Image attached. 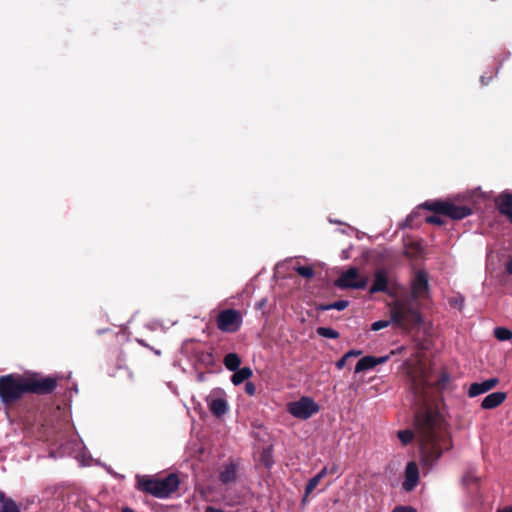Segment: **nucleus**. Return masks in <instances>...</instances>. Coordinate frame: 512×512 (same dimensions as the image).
<instances>
[{
	"label": "nucleus",
	"instance_id": "24",
	"mask_svg": "<svg viewBox=\"0 0 512 512\" xmlns=\"http://www.w3.org/2000/svg\"><path fill=\"white\" fill-rule=\"evenodd\" d=\"M75 458L77 459L81 466H91L99 464V461L92 459V457L88 455L86 450H79V454H77Z\"/></svg>",
	"mask_w": 512,
	"mask_h": 512
},
{
	"label": "nucleus",
	"instance_id": "32",
	"mask_svg": "<svg viewBox=\"0 0 512 512\" xmlns=\"http://www.w3.org/2000/svg\"><path fill=\"white\" fill-rule=\"evenodd\" d=\"M348 359H349V358H348V356H347L346 354H344V356H343L340 360H338V361L336 362V367H337L339 370L343 369V368L345 367L346 362H347V360H348Z\"/></svg>",
	"mask_w": 512,
	"mask_h": 512
},
{
	"label": "nucleus",
	"instance_id": "42",
	"mask_svg": "<svg viewBox=\"0 0 512 512\" xmlns=\"http://www.w3.org/2000/svg\"><path fill=\"white\" fill-rule=\"evenodd\" d=\"M337 472V467L335 465H333L330 469L328 468V473H336Z\"/></svg>",
	"mask_w": 512,
	"mask_h": 512
},
{
	"label": "nucleus",
	"instance_id": "44",
	"mask_svg": "<svg viewBox=\"0 0 512 512\" xmlns=\"http://www.w3.org/2000/svg\"><path fill=\"white\" fill-rule=\"evenodd\" d=\"M48 456H49L50 458H55V457H56V455H55V453H54L53 451H50V452H49V454H48Z\"/></svg>",
	"mask_w": 512,
	"mask_h": 512
},
{
	"label": "nucleus",
	"instance_id": "4",
	"mask_svg": "<svg viewBox=\"0 0 512 512\" xmlns=\"http://www.w3.org/2000/svg\"><path fill=\"white\" fill-rule=\"evenodd\" d=\"M390 320H379L372 324L373 331H379L388 327L391 323L401 328L418 326L422 322L419 311L412 307L407 300H394L389 304Z\"/></svg>",
	"mask_w": 512,
	"mask_h": 512
},
{
	"label": "nucleus",
	"instance_id": "38",
	"mask_svg": "<svg viewBox=\"0 0 512 512\" xmlns=\"http://www.w3.org/2000/svg\"><path fill=\"white\" fill-rule=\"evenodd\" d=\"M506 270L509 274H512V259H510L506 265Z\"/></svg>",
	"mask_w": 512,
	"mask_h": 512
},
{
	"label": "nucleus",
	"instance_id": "7",
	"mask_svg": "<svg viewBox=\"0 0 512 512\" xmlns=\"http://www.w3.org/2000/svg\"><path fill=\"white\" fill-rule=\"evenodd\" d=\"M368 283V278L359 273L357 268H349L342 272L335 285L341 289H364Z\"/></svg>",
	"mask_w": 512,
	"mask_h": 512
},
{
	"label": "nucleus",
	"instance_id": "39",
	"mask_svg": "<svg viewBox=\"0 0 512 512\" xmlns=\"http://www.w3.org/2000/svg\"><path fill=\"white\" fill-rule=\"evenodd\" d=\"M205 512H224L223 510L221 509H217V508H214V507H207L206 508V511Z\"/></svg>",
	"mask_w": 512,
	"mask_h": 512
},
{
	"label": "nucleus",
	"instance_id": "5",
	"mask_svg": "<svg viewBox=\"0 0 512 512\" xmlns=\"http://www.w3.org/2000/svg\"><path fill=\"white\" fill-rule=\"evenodd\" d=\"M410 379L412 393L418 405L425 404L429 400L432 391L430 386L432 382H437L438 390L444 389L449 382L447 374H441L436 378H432V376L426 374L422 367L411 371Z\"/></svg>",
	"mask_w": 512,
	"mask_h": 512
},
{
	"label": "nucleus",
	"instance_id": "33",
	"mask_svg": "<svg viewBox=\"0 0 512 512\" xmlns=\"http://www.w3.org/2000/svg\"><path fill=\"white\" fill-rule=\"evenodd\" d=\"M245 391L246 393H248L249 395H254L255 394V391H256V388H255V385L251 382H247L245 384Z\"/></svg>",
	"mask_w": 512,
	"mask_h": 512
},
{
	"label": "nucleus",
	"instance_id": "43",
	"mask_svg": "<svg viewBox=\"0 0 512 512\" xmlns=\"http://www.w3.org/2000/svg\"><path fill=\"white\" fill-rule=\"evenodd\" d=\"M122 512H135V511L130 507H124Z\"/></svg>",
	"mask_w": 512,
	"mask_h": 512
},
{
	"label": "nucleus",
	"instance_id": "8",
	"mask_svg": "<svg viewBox=\"0 0 512 512\" xmlns=\"http://www.w3.org/2000/svg\"><path fill=\"white\" fill-rule=\"evenodd\" d=\"M164 486L163 478L148 475L137 476V489L154 497L160 499L165 498Z\"/></svg>",
	"mask_w": 512,
	"mask_h": 512
},
{
	"label": "nucleus",
	"instance_id": "22",
	"mask_svg": "<svg viewBox=\"0 0 512 512\" xmlns=\"http://www.w3.org/2000/svg\"><path fill=\"white\" fill-rule=\"evenodd\" d=\"M328 474V467H324L321 471L311 478L306 486V496L310 494L319 484V482Z\"/></svg>",
	"mask_w": 512,
	"mask_h": 512
},
{
	"label": "nucleus",
	"instance_id": "41",
	"mask_svg": "<svg viewBox=\"0 0 512 512\" xmlns=\"http://www.w3.org/2000/svg\"><path fill=\"white\" fill-rule=\"evenodd\" d=\"M498 512H512V506L504 507L503 509L499 510Z\"/></svg>",
	"mask_w": 512,
	"mask_h": 512
},
{
	"label": "nucleus",
	"instance_id": "1",
	"mask_svg": "<svg viewBox=\"0 0 512 512\" xmlns=\"http://www.w3.org/2000/svg\"><path fill=\"white\" fill-rule=\"evenodd\" d=\"M56 387V379L37 374H9L0 377V399L11 403L24 393H49Z\"/></svg>",
	"mask_w": 512,
	"mask_h": 512
},
{
	"label": "nucleus",
	"instance_id": "20",
	"mask_svg": "<svg viewBox=\"0 0 512 512\" xmlns=\"http://www.w3.org/2000/svg\"><path fill=\"white\" fill-rule=\"evenodd\" d=\"M237 476V464L234 462H230L224 465L222 471L220 472V480L224 484L232 483L236 480Z\"/></svg>",
	"mask_w": 512,
	"mask_h": 512
},
{
	"label": "nucleus",
	"instance_id": "29",
	"mask_svg": "<svg viewBox=\"0 0 512 512\" xmlns=\"http://www.w3.org/2000/svg\"><path fill=\"white\" fill-rule=\"evenodd\" d=\"M295 270L296 272L304 277V278H312L314 276V271L312 269V267L310 266H298V267H295Z\"/></svg>",
	"mask_w": 512,
	"mask_h": 512
},
{
	"label": "nucleus",
	"instance_id": "23",
	"mask_svg": "<svg viewBox=\"0 0 512 512\" xmlns=\"http://www.w3.org/2000/svg\"><path fill=\"white\" fill-rule=\"evenodd\" d=\"M240 364V357L236 353H229L224 358V365L230 371L239 369Z\"/></svg>",
	"mask_w": 512,
	"mask_h": 512
},
{
	"label": "nucleus",
	"instance_id": "45",
	"mask_svg": "<svg viewBox=\"0 0 512 512\" xmlns=\"http://www.w3.org/2000/svg\"><path fill=\"white\" fill-rule=\"evenodd\" d=\"M481 82H482L484 85H486V84H487V82H485V81H484V77H481Z\"/></svg>",
	"mask_w": 512,
	"mask_h": 512
},
{
	"label": "nucleus",
	"instance_id": "13",
	"mask_svg": "<svg viewBox=\"0 0 512 512\" xmlns=\"http://www.w3.org/2000/svg\"><path fill=\"white\" fill-rule=\"evenodd\" d=\"M419 482V471L415 462H409L405 469V481L403 489L406 491L413 490Z\"/></svg>",
	"mask_w": 512,
	"mask_h": 512
},
{
	"label": "nucleus",
	"instance_id": "36",
	"mask_svg": "<svg viewBox=\"0 0 512 512\" xmlns=\"http://www.w3.org/2000/svg\"><path fill=\"white\" fill-rule=\"evenodd\" d=\"M345 354L348 356V358L358 357L362 354V351L361 350H350Z\"/></svg>",
	"mask_w": 512,
	"mask_h": 512
},
{
	"label": "nucleus",
	"instance_id": "18",
	"mask_svg": "<svg viewBox=\"0 0 512 512\" xmlns=\"http://www.w3.org/2000/svg\"><path fill=\"white\" fill-rule=\"evenodd\" d=\"M438 450H421L420 462L423 470H430L439 459Z\"/></svg>",
	"mask_w": 512,
	"mask_h": 512
},
{
	"label": "nucleus",
	"instance_id": "16",
	"mask_svg": "<svg viewBox=\"0 0 512 512\" xmlns=\"http://www.w3.org/2000/svg\"><path fill=\"white\" fill-rule=\"evenodd\" d=\"M507 398L505 392L497 391L488 394L481 403L483 409H493L501 405Z\"/></svg>",
	"mask_w": 512,
	"mask_h": 512
},
{
	"label": "nucleus",
	"instance_id": "19",
	"mask_svg": "<svg viewBox=\"0 0 512 512\" xmlns=\"http://www.w3.org/2000/svg\"><path fill=\"white\" fill-rule=\"evenodd\" d=\"M164 480V488H165V498L171 497L175 494L180 485L179 476L175 473H170L169 475L163 478Z\"/></svg>",
	"mask_w": 512,
	"mask_h": 512
},
{
	"label": "nucleus",
	"instance_id": "25",
	"mask_svg": "<svg viewBox=\"0 0 512 512\" xmlns=\"http://www.w3.org/2000/svg\"><path fill=\"white\" fill-rule=\"evenodd\" d=\"M494 336L499 341H506L512 338V331L505 327H497L494 329Z\"/></svg>",
	"mask_w": 512,
	"mask_h": 512
},
{
	"label": "nucleus",
	"instance_id": "12",
	"mask_svg": "<svg viewBox=\"0 0 512 512\" xmlns=\"http://www.w3.org/2000/svg\"><path fill=\"white\" fill-rule=\"evenodd\" d=\"M498 383V378H490L484 380L483 382H474L469 386L467 394L471 398L476 397L492 390L498 385Z\"/></svg>",
	"mask_w": 512,
	"mask_h": 512
},
{
	"label": "nucleus",
	"instance_id": "15",
	"mask_svg": "<svg viewBox=\"0 0 512 512\" xmlns=\"http://www.w3.org/2000/svg\"><path fill=\"white\" fill-rule=\"evenodd\" d=\"M496 205L500 213L512 222V196L509 193H501L496 198Z\"/></svg>",
	"mask_w": 512,
	"mask_h": 512
},
{
	"label": "nucleus",
	"instance_id": "26",
	"mask_svg": "<svg viewBox=\"0 0 512 512\" xmlns=\"http://www.w3.org/2000/svg\"><path fill=\"white\" fill-rule=\"evenodd\" d=\"M317 334L322 337L331 339H336L339 337V333L336 330L328 327H318Z\"/></svg>",
	"mask_w": 512,
	"mask_h": 512
},
{
	"label": "nucleus",
	"instance_id": "35",
	"mask_svg": "<svg viewBox=\"0 0 512 512\" xmlns=\"http://www.w3.org/2000/svg\"><path fill=\"white\" fill-rule=\"evenodd\" d=\"M393 512H416V510L411 507H396Z\"/></svg>",
	"mask_w": 512,
	"mask_h": 512
},
{
	"label": "nucleus",
	"instance_id": "27",
	"mask_svg": "<svg viewBox=\"0 0 512 512\" xmlns=\"http://www.w3.org/2000/svg\"><path fill=\"white\" fill-rule=\"evenodd\" d=\"M348 305H349V302L347 300H339V301H335L331 304L323 306L322 310L335 309V310L342 311V310L346 309L348 307Z\"/></svg>",
	"mask_w": 512,
	"mask_h": 512
},
{
	"label": "nucleus",
	"instance_id": "3",
	"mask_svg": "<svg viewBox=\"0 0 512 512\" xmlns=\"http://www.w3.org/2000/svg\"><path fill=\"white\" fill-rule=\"evenodd\" d=\"M417 433L423 444L441 445L447 438L445 419L439 412L427 410L417 417Z\"/></svg>",
	"mask_w": 512,
	"mask_h": 512
},
{
	"label": "nucleus",
	"instance_id": "10",
	"mask_svg": "<svg viewBox=\"0 0 512 512\" xmlns=\"http://www.w3.org/2000/svg\"><path fill=\"white\" fill-rule=\"evenodd\" d=\"M206 402L211 413L216 417H221L229 410L227 396L224 390L214 389L206 397Z\"/></svg>",
	"mask_w": 512,
	"mask_h": 512
},
{
	"label": "nucleus",
	"instance_id": "9",
	"mask_svg": "<svg viewBox=\"0 0 512 512\" xmlns=\"http://www.w3.org/2000/svg\"><path fill=\"white\" fill-rule=\"evenodd\" d=\"M242 324V315L234 309H227L219 313L217 327L223 332H236Z\"/></svg>",
	"mask_w": 512,
	"mask_h": 512
},
{
	"label": "nucleus",
	"instance_id": "2",
	"mask_svg": "<svg viewBox=\"0 0 512 512\" xmlns=\"http://www.w3.org/2000/svg\"><path fill=\"white\" fill-rule=\"evenodd\" d=\"M478 197L477 190L467 191L445 201L426 202L424 206L430 211L443 214L453 220H461L472 214V207L476 204Z\"/></svg>",
	"mask_w": 512,
	"mask_h": 512
},
{
	"label": "nucleus",
	"instance_id": "14",
	"mask_svg": "<svg viewBox=\"0 0 512 512\" xmlns=\"http://www.w3.org/2000/svg\"><path fill=\"white\" fill-rule=\"evenodd\" d=\"M389 359V356L382 357H374V356H365L361 358L355 367V372L360 373L364 371H368L373 369L379 364L385 363Z\"/></svg>",
	"mask_w": 512,
	"mask_h": 512
},
{
	"label": "nucleus",
	"instance_id": "11",
	"mask_svg": "<svg viewBox=\"0 0 512 512\" xmlns=\"http://www.w3.org/2000/svg\"><path fill=\"white\" fill-rule=\"evenodd\" d=\"M318 409V405L309 397H302L298 401L291 402L288 405L289 413L300 419L311 417Z\"/></svg>",
	"mask_w": 512,
	"mask_h": 512
},
{
	"label": "nucleus",
	"instance_id": "31",
	"mask_svg": "<svg viewBox=\"0 0 512 512\" xmlns=\"http://www.w3.org/2000/svg\"><path fill=\"white\" fill-rule=\"evenodd\" d=\"M441 215L442 214H439V213L435 212V215H431V216L426 217V222L427 223H431V224H435V225H442L443 224V220H442Z\"/></svg>",
	"mask_w": 512,
	"mask_h": 512
},
{
	"label": "nucleus",
	"instance_id": "21",
	"mask_svg": "<svg viewBox=\"0 0 512 512\" xmlns=\"http://www.w3.org/2000/svg\"><path fill=\"white\" fill-rule=\"evenodd\" d=\"M234 372L235 373L231 377V382L236 386L248 380L253 374L249 367H243L241 369H237Z\"/></svg>",
	"mask_w": 512,
	"mask_h": 512
},
{
	"label": "nucleus",
	"instance_id": "40",
	"mask_svg": "<svg viewBox=\"0 0 512 512\" xmlns=\"http://www.w3.org/2000/svg\"><path fill=\"white\" fill-rule=\"evenodd\" d=\"M6 501H11V500L10 499H6L5 494L2 491H0V502L3 505L4 502H6Z\"/></svg>",
	"mask_w": 512,
	"mask_h": 512
},
{
	"label": "nucleus",
	"instance_id": "17",
	"mask_svg": "<svg viewBox=\"0 0 512 512\" xmlns=\"http://www.w3.org/2000/svg\"><path fill=\"white\" fill-rule=\"evenodd\" d=\"M388 291V275L385 270H378L374 275V283L370 288V293L387 292Z\"/></svg>",
	"mask_w": 512,
	"mask_h": 512
},
{
	"label": "nucleus",
	"instance_id": "34",
	"mask_svg": "<svg viewBox=\"0 0 512 512\" xmlns=\"http://www.w3.org/2000/svg\"><path fill=\"white\" fill-rule=\"evenodd\" d=\"M269 457H270V450H264V452L262 454V461L265 462L266 466H270Z\"/></svg>",
	"mask_w": 512,
	"mask_h": 512
},
{
	"label": "nucleus",
	"instance_id": "6",
	"mask_svg": "<svg viewBox=\"0 0 512 512\" xmlns=\"http://www.w3.org/2000/svg\"><path fill=\"white\" fill-rule=\"evenodd\" d=\"M412 294L410 298H400L399 300H407L412 307L418 311L420 301L429 297L428 276L423 271H418L412 281Z\"/></svg>",
	"mask_w": 512,
	"mask_h": 512
},
{
	"label": "nucleus",
	"instance_id": "28",
	"mask_svg": "<svg viewBox=\"0 0 512 512\" xmlns=\"http://www.w3.org/2000/svg\"><path fill=\"white\" fill-rule=\"evenodd\" d=\"M398 437L402 443V445H408L411 443L414 435L410 430H403L398 432Z\"/></svg>",
	"mask_w": 512,
	"mask_h": 512
},
{
	"label": "nucleus",
	"instance_id": "30",
	"mask_svg": "<svg viewBox=\"0 0 512 512\" xmlns=\"http://www.w3.org/2000/svg\"><path fill=\"white\" fill-rule=\"evenodd\" d=\"M0 512H20V510L14 501H6Z\"/></svg>",
	"mask_w": 512,
	"mask_h": 512
},
{
	"label": "nucleus",
	"instance_id": "37",
	"mask_svg": "<svg viewBox=\"0 0 512 512\" xmlns=\"http://www.w3.org/2000/svg\"><path fill=\"white\" fill-rule=\"evenodd\" d=\"M463 303H464V300L462 298L455 299L454 301L451 302L452 305L457 306L459 309H461L463 307Z\"/></svg>",
	"mask_w": 512,
	"mask_h": 512
}]
</instances>
